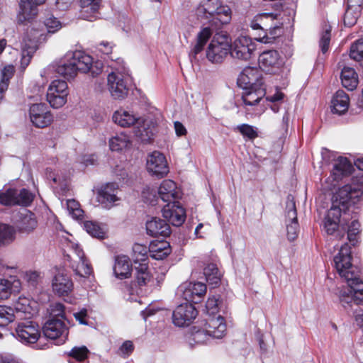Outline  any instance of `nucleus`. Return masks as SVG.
Returning a JSON list of instances; mask_svg holds the SVG:
<instances>
[{
    "label": "nucleus",
    "instance_id": "obj_1",
    "mask_svg": "<svg viewBox=\"0 0 363 363\" xmlns=\"http://www.w3.org/2000/svg\"><path fill=\"white\" fill-rule=\"evenodd\" d=\"M352 259L351 247L345 242L333 259L335 268L348 286L340 291V300L342 303L363 305V281L359 277V270L352 264Z\"/></svg>",
    "mask_w": 363,
    "mask_h": 363
},
{
    "label": "nucleus",
    "instance_id": "obj_2",
    "mask_svg": "<svg viewBox=\"0 0 363 363\" xmlns=\"http://www.w3.org/2000/svg\"><path fill=\"white\" fill-rule=\"evenodd\" d=\"M363 195V185L347 184L339 189L332 199V206L323 220V230L333 235L339 228L342 213L354 212V205Z\"/></svg>",
    "mask_w": 363,
    "mask_h": 363
},
{
    "label": "nucleus",
    "instance_id": "obj_3",
    "mask_svg": "<svg viewBox=\"0 0 363 363\" xmlns=\"http://www.w3.org/2000/svg\"><path fill=\"white\" fill-rule=\"evenodd\" d=\"M199 20L216 28L218 24H226L231 19V9L219 0H201L195 10Z\"/></svg>",
    "mask_w": 363,
    "mask_h": 363
},
{
    "label": "nucleus",
    "instance_id": "obj_4",
    "mask_svg": "<svg viewBox=\"0 0 363 363\" xmlns=\"http://www.w3.org/2000/svg\"><path fill=\"white\" fill-rule=\"evenodd\" d=\"M279 16L274 13H261L254 16L250 26L259 32L257 40L267 43L280 35L282 23L278 21Z\"/></svg>",
    "mask_w": 363,
    "mask_h": 363
},
{
    "label": "nucleus",
    "instance_id": "obj_5",
    "mask_svg": "<svg viewBox=\"0 0 363 363\" xmlns=\"http://www.w3.org/2000/svg\"><path fill=\"white\" fill-rule=\"evenodd\" d=\"M230 50V40L226 35L213 37L206 50V57L213 63H220Z\"/></svg>",
    "mask_w": 363,
    "mask_h": 363
},
{
    "label": "nucleus",
    "instance_id": "obj_6",
    "mask_svg": "<svg viewBox=\"0 0 363 363\" xmlns=\"http://www.w3.org/2000/svg\"><path fill=\"white\" fill-rule=\"evenodd\" d=\"M44 335L55 341V344H64L68 337L69 327L62 318H48L43 327Z\"/></svg>",
    "mask_w": 363,
    "mask_h": 363
},
{
    "label": "nucleus",
    "instance_id": "obj_7",
    "mask_svg": "<svg viewBox=\"0 0 363 363\" xmlns=\"http://www.w3.org/2000/svg\"><path fill=\"white\" fill-rule=\"evenodd\" d=\"M13 335L21 343L30 345L37 343L40 337L41 330L37 323L25 320L17 324Z\"/></svg>",
    "mask_w": 363,
    "mask_h": 363
},
{
    "label": "nucleus",
    "instance_id": "obj_8",
    "mask_svg": "<svg viewBox=\"0 0 363 363\" xmlns=\"http://www.w3.org/2000/svg\"><path fill=\"white\" fill-rule=\"evenodd\" d=\"M108 89L115 99H125L129 91L128 74L124 70L123 72L116 70L108 74L107 77Z\"/></svg>",
    "mask_w": 363,
    "mask_h": 363
},
{
    "label": "nucleus",
    "instance_id": "obj_9",
    "mask_svg": "<svg viewBox=\"0 0 363 363\" xmlns=\"http://www.w3.org/2000/svg\"><path fill=\"white\" fill-rule=\"evenodd\" d=\"M71 253L67 255V259L70 263V267L77 275L82 277H86L92 272V269L84 257L82 249L78 244L71 243Z\"/></svg>",
    "mask_w": 363,
    "mask_h": 363
},
{
    "label": "nucleus",
    "instance_id": "obj_10",
    "mask_svg": "<svg viewBox=\"0 0 363 363\" xmlns=\"http://www.w3.org/2000/svg\"><path fill=\"white\" fill-rule=\"evenodd\" d=\"M134 135L142 143H150L157 131V121L152 115L140 116L135 123Z\"/></svg>",
    "mask_w": 363,
    "mask_h": 363
},
{
    "label": "nucleus",
    "instance_id": "obj_11",
    "mask_svg": "<svg viewBox=\"0 0 363 363\" xmlns=\"http://www.w3.org/2000/svg\"><path fill=\"white\" fill-rule=\"evenodd\" d=\"M70 52L74 62L76 64L77 72L82 73L89 72L93 77H95L101 73L103 65L101 62H94L93 58L90 55L80 50H76Z\"/></svg>",
    "mask_w": 363,
    "mask_h": 363
},
{
    "label": "nucleus",
    "instance_id": "obj_12",
    "mask_svg": "<svg viewBox=\"0 0 363 363\" xmlns=\"http://www.w3.org/2000/svg\"><path fill=\"white\" fill-rule=\"evenodd\" d=\"M206 286L201 282H184L177 289V294L189 303H199L206 293Z\"/></svg>",
    "mask_w": 363,
    "mask_h": 363
},
{
    "label": "nucleus",
    "instance_id": "obj_13",
    "mask_svg": "<svg viewBox=\"0 0 363 363\" xmlns=\"http://www.w3.org/2000/svg\"><path fill=\"white\" fill-rule=\"evenodd\" d=\"M68 86L65 80L55 79L50 84L47 91V101L54 108H59L67 102Z\"/></svg>",
    "mask_w": 363,
    "mask_h": 363
},
{
    "label": "nucleus",
    "instance_id": "obj_14",
    "mask_svg": "<svg viewBox=\"0 0 363 363\" xmlns=\"http://www.w3.org/2000/svg\"><path fill=\"white\" fill-rule=\"evenodd\" d=\"M29 118L34 126L43 128L49 126L54 117L45 104H33L29 108Z\"/></svg>",
    "mask_w": 363,
    "mask_h": 363
},
{
    "label": "nucleus",
    "instance_id": "obj_15",
    "mask_svg": "<svg viewBox=\"0 0 363 363\" xmlns=\"http://www.w3.org/2000/svg\"><path fill=\"white\" fill-rule=\"evenodd\" d=\"M255 50V45L250 38L240 36L230 45V53L234 58L246 61L251 58Z\"/></svg>",
    "mask_w": 363,
    "mask_h": 363
},
{
    "label": "nucleus",
    "instance_id": "obj_16",
    "mask_svg": "<svg viewBox=\"0 0 363 363\" xmlns=\"http://www.w3.org/2000/svg\"><path fill=\"white\" fill-rule=\"evenodd\" d=\"M146 166L147 172L157 177H164L169 171L166 157L159 151L148 155Z\"/></svg>",
    "mask_w": 363,
    "mask_h": 363
},
{
    "label": "nucleus",
    "instance_id": "obj_17",
    "mask_svg": "<svg viewBox=\"0 0 363 363\" xmlns=\"http://www.w3.org/2000/svg\"><path fill=\"white\" fill-rule=\"evenodd\" d=\"M198 313L191 303H183L179 305L173 311V323L178 327L189 325L196 317Z\"/></svg>",
    "mask_w": 363,
    "mask_h": 363
},
{
    "label": "nucleus",
    "instance_id": "obj_18",
    "mask_svg": "<svg viewBox=\"0 0 363 363\" xmlns=\"http://www.w3.org/2000/svg\"><path fill=\"white\" fill-rule=\"evenodd\" d=\"M283 59L274 50L264 51L259 56V68L266 72L275 74L283 65Z\"/></svg>",
    "mask_w": 363,
    "mask_h": 363
},
{
    "label": "nucleus",
    "instance_id": "obj_19",
    "mask_svg": "<svg viewBox=\"0 0 363 363\" xmlns=\"http://www.w3.org/2000/svg\"><path fill=\"white\" fill-rule=\"evenodd\" d=\"M237 84L241 89L264 85L262 72L258 68L247 67L239 74Z\"/></svg>",
    "mask_w": 363,
    "mask_h": 363
},
{
    "label": "nucleus",
    "instance_id": "obj_20",
    "mask_svg": "<svg viewBox=\"0 0 363 363\" xmlns=\"http://www.w3.org/2000/svg\"><path fill=\"white\" fill-rule=\"evenodd\" d=\"M15 225L20 233L30 234L38 226L37 218L33 213L23 208L16 214Z\"/></svg>",
    "mask_w": 363,
    "mask_h": 363
},
{
    "label": "nucleus",
    "instance_id": "obj_21",
    "mask_svg": "<svg viewBox=\"0 0 363 363\" xmlns=\"http://www.w3.org/2000/svg\"><path fill=\"white\" fill-rule=\"evenodd\" d=\"M118 186L111 182L103 185L98 191V201L106 208H111L114 206L115 202L120 200L118 196Z\"/></svg>",
    "mask_w": 363,
    "mask_h": 363
},
{
    "label": "nucleus",
    "instance_id": "obj_22",
    "mask_svg": "<svg viewBox=\"0 0 363 363\" xmlns=\"http://www.w3.org/2000/svg\"><path fill=\"white\" fill-rule=\"evenodd\" d=\"M162 215L168 222L174 226L182 225L186 219L185 210L178 201H173L165 205L162 208Z\"/></svg>",
    "mask_w": 363,
    "mask_h": 363
},
{
    "label": "nucleus",
    "instance_id": "obj_23",
    "mask_svg": "<svg viewBox=\"0 0 363 363\" xmlns=\"http://www.w3.org/2000/svg\"><path fill=\"white\" fill-rule=\"evenodd\" d=\"M286 225L287 238L294 241L298 236L299 225L297 219V213L294 201H288L286 206Z\"/></svg>",
    "mask_w": 363,
    "mask_h": 363
},
{
    "label": "nucleus",
    "instance_id": "obj_24",
    "mask_svg": "<svg viewBox=\"0 0 363 363\" xmlns=\"http://www.w3.org/2000/svg\"><path fill=\"white\" fill-rule=\"evenodd\" d=\"M52 290L59 296H68L73 289V282L66 273L58 271L52 281Z\"/></svg>",
    "mask_w": 363,
    "mask_h": 363
},
{
    "label": "nucleus",
    "instance_id": "obj_25",
    "mask_svg": "<svg viewBox=\"0 0 363 363\" xmlns=\"http://www.w3.org/2000/svg\"><path fill=\"white\" fill-rule=\"evenodd\" d=\"M46 0H20V11L18 21L23 23L35 18L38 12V6L43 4Z\"/></svg>",
    "mask_w": 363,
    "mask_h": 363
},
{
    "label": "nucleus",
    "instance_id": "obj_26",
    "mask_svg": "<svg viewBox=\"0 0 363 363\" xmlns=\"http://www.w3.org/2000/svg\"><path fill=\"white\" fill-rule=\"evenodd\" d=\"M55 72L67 80L74 79L77 74V68L70 52H67L55 65Z\"/></svg>",
    "mask_w": 363,
    "mask_h": 363
},
{
    "label": "nucleus",
    "instance_id": "obj_27",
    "mask_svg": "<svg viewBox=\"0 0 363 363\" xmlns=\"http://www.w3.org/2000/svg\"><path fill=\"white\" fill-rule=\"evenodd\" d=\"M213 34L210 26L203 28L196 35V42L189 52V59L191 63L199 62L198 55L202 52L204 46Z\"/></svg>",
    "mask_w": 363,
    "mask_h": 363
},
{
    "label": "nucleus",
    "instance_id": "obj_28",
    "mask_svg": "<svg viewBox=\"0 0 363 363\" xmlns=\"http://www.w3.org/2000/svg\"><path fill=\"white\" fill-rule=\"evenodd\" d=\"M146 230L152 237H167L171 233L170 226L167 221L157 217L146 222Z\"/></svg>",
    "mask_w": 363,
    "mask_h": 363
},
{
    "label": "nucleus",
    "instance_id": "obj_29",
    "mask_svg": "<svg viewBox=\"0 0 363 363\" xmlns=\"http://www.w3.org/2000/svg\"><path fill=\"white\" fill-rule=\"evenodd\" d=\"M205 329L212 339H220L225 335L226 325L225 319L220 315L210 318Z\"/></svg>",
    "mask_w": 363,
    "mask_h": 363
},
{
    "label": "nucleus",
    "instance_id": "obj_30",
    "mask_svg": "<svg viewBox=\"0 0 363 363\" xmlns=\"http://www.w3.org/2000/svg\"><path fill=\"white\" fill-rule=\"evenodd\" d=\"M158 195L162 201L169 203L179 198V191L177 190L174 182L165 179L162 181L158 188Z\"/></svg>",
    "mask_w": 363,
    "mask_h": 363
},
{
    "label": "nucleus",
    "instance_id": "obj_31",
    "mask_svg": "<svg viewBox=\"0 0 363 363\" xmlns=\"http://www.w3.org/2000/svg\"><path fill=\"white\" fill-rule=\"evenodd\" d=\"M242 89V99L245 106L256 105L266 94L264 85Z\"/></svg>",
    "mask_w": 363,
    "mask_h": 363
},
{
    "label": "nucleus",
    "instance_id": "obj_32",
    "mask_svg": "<svg viewBox=\"0 0 363 363\" xmlns=\"http://www.w3.org/2000/svg\"><path fill=\"white\" fill-rule=\"evenodd\" d=\"M113 269V274L117 279H124L130 277L132 264L128 257L125 255L117 256Z\"/></svg>",
    "mask_w": 363,
    "mask_h": 363
},
{
    "label": "nucleus",
    "instance_id": "obj_33",
    "mask_svg": "<svg viewBox=\"0 0 363 363\" xmlns=\"http://www.w3.org/2000/svg\"><path fill=\"white\" fill-rule=\"evenodd\" d=\"M171 252V247L165 240H154L149 245L150 256L157 260L166 258Z\"/></svg>",
    "mask_w": 363,
    "mask_h": 363
},
{
    "label": "nucleus",
    "instance_id": "obj_34",
    "mask_svg": "<svg viewBox=\"0 0 363 363\" xmlns=\"http://www.w3.org/2000/svg\"><path fill=\"white\" fill-rule=\"evenodd\" d=\"M349 96L343 91L338 90L331 101L332 111L339 115L344 114L349 108Z\"/></svg>",
    "mask_w": 363,
    "mask_h": 363
},
{
    "label": "nucleus",
    "instance_id": "obj_35",
    "mask_svg": "<svg viewBox=\"0 0 363 363\" xmlns=\"http://www.w3.org/2000/svg\"><path fill=\"white\" fill-rule=\"evenodd\" d=\"M37 50V43L35 40L23 38L21 43V67L24 70L30 64V60Z\"/></svg>",
    "mask_w": 363,
    "mask_h": 363
},
{
    "label": "nucleus",
    "instance_id": "obj_36",
    "mask_svg": "<svg viewBox=\"0 0 363 363\" xmlns=\"http://www.w3.org/2000/svg\"><path fill=\"white\" fill-rule=\"evenodd\" d=\"M353 169L351 162L343 157H338L335 160L332 171L335 180H340L342 177L350 174Z\"/></svg>",
    "mask_w": 363,
    "mask_h": 363
},
{
    "label": "nucleus",
    "instance_id": "obj_37",
    "mask_svg": "<svg viewBox=\"0 0 363 363\" xmlns=\"http://www.w3.org/2000/svg\"><path fill=\"white\" fill-rule=\"evenodd\" d=\"M140 116L130 111L118 110L113 115V121L121 127H130L135 124Z\"/></svg>",
    "mask_w": 363,
    "mask_h": 363
},
{
    "label": "nucleus",
    "instance_id": "obj_38",
    "mask_svg": "<svg viewBox=\"0 0 363 363\" xmlns=\"http://www.w3.org/2000/svg\"><path fill=\"white\" fill-rule=\"evenodd\" d=\"M135 282L138 286L147 285L152 279V275L149 271L147 262H140L134 264Z\"/></svg>",
    "mask_w": 363,
    "mask_h": 363
},
{
    "label": "nucleus",
    "instance_id": "obj_39",
    "mask_svg": "<svg viewBox=\"0 0 363 363\" xmlns=\"http://www.w3.org/2000/svg\"><path fill=\"white\" fill-rule=\"evenodd\" d=\"M29 298L26 297H19L14 303L13 307H12L14 309L16 318H21V314L23 313L25 314V318L33 315L35 313V310L33 308Z\"/></svg>",
    "mask_w": 363,
    "mask_h": 363
},
{
    "label": "nucleus",
    "instance_id": "obj_40",
    "mask_svg": "<svg viewBox=\"0 0 363 363\" xmlns=\"http://www.w3.org/2000/svg\"><path fill=\"white\" fill-rule=\"evenodd\" d=\"M341 82L348 90L352 91L357 86L358 77L353 68L345 67L341 72Z\"/></svg>",
    "mask_w": 363,
    "mask_h": 363
},
{
    "label": "nucleus",
    "instance_id": "obj_41",
    "mask_svg": "<svg viewBox=\"0 0 363 363\" xmlns=\"http://www.w3.org/2000/svg\"><path fill=\"white\" fill-rule=\"evenodd\" d=\"M131 145L130 137L121 133L112 137L109 140V147L112 151H121L128 147Z\"/></svg>",
    "mask_w": 363,
    "mask_h": 363
},
{
    "label": "nucleus",
    "instance_id": "obj_42",
    "mask_svg": "<svg viewBox=\"0 0 363 363\" xmlns=\"http://www.w3.org/2000/svg\"><path fill=\"white\" fill-rule=\"evenodd\" d=\"M203 274L209 284L216 286L220 283V274L216 264L213 263L208 264L203 269Z\"/></svg>",
    "mask_w": 363,
    "mask_h": 363
},
{
    "label": "nucleus",
    "instance_id": "obj_43",
    "mask_svg": "<svg viewBox=\"0 0 363 363\" xmlns=\"http://www.w3.org/2000/svg\"><path fill=\"white\" fill-rule=\"evenodd\" d=\"M16 230L14 227L0 223V245H8L16 239Z\"/></svg>",
    "mask_w": 363,
    "mask_h": 363
},
{
    "label": "nucleus",
    "instance_id": "obj_44",
    "mask_svg": "<svg viewBox=\"0 0 363 363\" xmlns=\"http://www.w3.org/2000/svg\"><path fill=\"white\" fill-rule=\"evenodd\" d=\"M81 16L83 18L87 19L89 16L85 13H96L101 5V0H80Z\"/></svg>",
    "mask_w": 363,
    "mask_h": 363
},
{
    "label": "nucleus",
    "instance_id": "obj_45",
    "mask_svg": "<svg viewBox=\"0 0 363 363\" xmlns=\"http://www.w3.org/2000/svg\"><path fill=\"white\" fill-rule=\"evenodd\" d=\"M16 318L14 309L8 306L0 305V327H5Z\"/></svg>",
    "mask_w": 363,
    "mask_h": 363
},
{
    "label": "nucleus",
    "instance_id": "obj_46",
    "mask_svg": "<svg viewBox=\"0 0 363 363\" xmlns=\"http://www.w3.org/2000/svg\"><path fill=\"white\" fill-rule=\"evenodd\" d=\"M149 250L145 245L140 244H135L133 247V263L139 264L140 262H147Z\"/></svg>",
    "mask_w": 363,
    "mask_h": 363
},
{
    "label": "nucleus",
    "instance_id": "obj_47",
    "mask_svg": "<svg viewBox=\"0 0 363 363\" xmlns=\"http://www.w3.org/2000/svg\"><path fill=\"white\" fill-rule=\"evenodd\" d=\"M84 228L92 237L103 239L105 237V232L99 225L94 221L86 220L84 223Z\"/></svg>",
    "mask_w": 363,
    "mask_h": 363
},
{
    "label": "nucleus",
    "instance_id": "obj_48",
    "mask_svg": "<svg viewBox=\"0 0 363 363\" xmlns=\"http://www.w3.org/2000/svg\"><path fill=\"white\" fill-rule=\"evenodd\" d=\"M359 233L360 223L354 219L350 223L347 230V240L352 245L354 246L358 242Z\"/></svg>",
    "mask_w": 363,
    "mask_h": 363
},
{
    "label": "nucleus",
    "instance_id": "obj_49",
    "mask_svg": "<svg viewBox=\"0 0 363 363\" xmlns=\"http://www.w3.org/2000/svg\"><path fill=\"white\" fill-rule=\"evenodd\" d=\"M17 202V190L8 189L5 191H0V203L4 206L16 205Z\"/></svg>",
    "mask_w": 363,
    "mask_h": 363
},
{
    "label": "nucleus",
    "instance_id": "obj_50",
    "mask_svg": "<svg viewBox=\"0 0 363 363\" xmlns=\"http://www.w3.org/2000/svg\"><path fill=\"white\" fill-rule=\"evenodd\" d=\"M361 11V9H355L352 6H347L343 18L345 26L348 27L354 26L360 15Z\"/></svg>",
    "mask_w": 363,
    "mask_h": 363
},
{
    "label": "nucleus",
    "instance_id": "obj_51",
    "mask_svg": "<svg viewBox=\"0 0 363 363\" xmlns=\"http://www.w3.org/2000/svg\"><path fill=\"white\" fill-rule=\"evenodd\" d=\"M212 339L206 329L196 330L191 334L189 339V344L192 345V341L196 345L207 344Z\"/></svg>",
    "mask_w": 363,
    "mask_h": 363
},
{
    "label": "nucleus",
    "instance_id": "obj_52",
    "mask_svg": "<svg viewBox=\"0 0 363 363\" xmlns=\"http://www.w3.org/2000/svg\"><path fill=\"white\" fill-rule=\"evenodd\" d=\"M50 316L48 318H62L66 320L65 306L61 303H54L50 305L48 308Z\"/></svg>",
    "mask_w": 363,
    "mask_h": 363
},
{
    "label": "nucleus",
    "instance_id": "obj_53",
    "mask_svg": "<svg viewBox=\"0 0 363 363\" xmlns=\"http://www.w3.org/2000/svg\"><path fill=\"white\" fill-rule=\"evenodd\" d=\"M89 351L86 346L74 347L68 355L78 362H82L88 357Z\"/></svg>",
    "mask_w": 363,
    "mask_h": 363
},
{
    "label": "nucleus",
    "instance_id": "obj_54",
    "mask_svg": "<svg viewBox=\"0 0 363 363\" xmlns=\"http://www.w3.org/2000/svg\"><path fill=\"white\" fill-rule=\"evenodd\" d=\"M67 210L74 218L80 220L83 218L84 211L80 208V205L77 201L74 199L67 200Z\"/></svg>",
    "mask_w": 363,
    "mask_h": 363
},
{
    "label": "nucleus",
    "instance_id": "obj_55",
    "mask_svg": "<svg viewBox=\"0 0 363 363\" xmlns=\"http://www.w3.org/2000/svg\"><path fill=\"white\" fill-rule=\"evenodd\" d=\"M350 57L355 61L363 60V40H359L351 45Z\"/></svg>",
    "mask_w": 363,
    "mask_h": 363
},
{
    "label": "nucleus",
    "instance_id": "obj_56",
    "mask_svg": "<svg viewBox=\"0 0 363 363\" xmlns=\"http://www.w3.org/2000/svg\"><path fill=\"white\" fill-rule=\"evenodd\" d=\"M33 195L26 189H22L19 192L17 191V202L16 204L27 206L33 200Z\"/></svg>",
    "mask_w": 363,
    "mask_h": 363
},
{
    "label": "nucleus",
    "instance_id": "obj_57",
    "mask_svg": "<svg viewBox=\"0 0 363 363\" xmlns=\"http://www.w3.org/2000/svg\"><path fill=\"white\" fill-rule=\"evenodd\" d=\"M44 25L48 33H54L62 28L61 22L57 18L51 16L44 21Z\"/></svg>",
    "mask_w": 363,
    "mask_h": 363
},
{
    "label": "nucleus",
    "instance_id": "obj_58",
    "mask_svg": "<svg viewBox=\"0 0 363 363\" xmlns=\"http://www.w3.org/2000/svg\"><path fill=\"white\" fill-rule=\"evenodd\" d=\"M330 28H326L321 34L319 44L321 52L323 54L326 53L329 49V45L330 42Z\"/></svg>",
    "mask_w": 363,
    "mask_h": 363
},
{
    "label": "nucleus",
    "instance_id": "obj_59",
    "mask_svg": "<svg viewBox=\"0 0 363 363\" xmlns=\"http://www.w3.org/2000/svg\"><path fill=\"white\" fill-rule=\"evenodd\" d=\"M237 130L244 136L249 139H254L257 137V133L254 128L248 124L239 125L236 128Z\"/></svg>",
    "mask_w": 363,
    "mask_h": 363
},
{
    "label": "nucleus",
    "instance_id": "obj_60",
    "mask_svg": "<svg viewBox=\"0 0 363 363\" xmlns=\"http://www.w3.org/2000/svg\"><path fill=\"white\" fill-rule=\"evenodd\" d=\"M219 299L213 296L209 297L206 303V308L209 315H214L218 312Z\"/></svg>",
    "mask_w": 363,
    "mask_h": 363
},
{
    "label": "nucleus",
    "instance_id": "obj_61",
    "mask_svg": "<svg viewBox=\"0 0 363 363\" xmlns=\"http://www.w3.org/2000/svg\"><path fill=\"white\" fill-rule=\"evenodd\" d=\"M11 293V283L6 279H0V300L7 298Z\"/></svg>",
    "mask_w": 363,
    "mask_h": 363
},
{
    "label": "nucleus",
    "instance_id": "obj_62",
    "mask_svg": "<svg viewBox=\"0 0 363 363\" xmlns=\"http://www.w3.org/2000/svg\"><path fill=\"white\" fill-rule=\"evenodd\" d=\"M40 278V273L35 271L26 272L24 275L25 280L31 286H35Z\"/></svg>",
    "mask_w": 363,
    "mask_h": 363
},
{
    "label": "nucleus",
    "instance_id": "obj_63",
    "mask_svg": "<svg viewBox=\"0 0 363 363\" xmlns=\"http://www.w3.org/2000/svg\"><path fill=\"white\" fill-rule=\"evenodd\" d=\"M14 73V67L12 65H7L1 70V79L9 82Z\"/></svg>",
    "mask_w": 363,
    "mask_h": 363
},
{
    "label": "nucleus",
    "instance_id": "obj_64",
    "mask_svg": "<svg viewBox=\"0 0 363 363\" xmlns=\"http://www.w3.org/2000/svg\"><path fill=\"white\" fill-rule=\"evenodd\" d=\"M74 316L80 324L87 325V322L86 320L87 310L86 308H83L80 311L74 313Z\"/></svg>",
    "mask_w": 363,
    "mask_h": 363
}]
</instances>
